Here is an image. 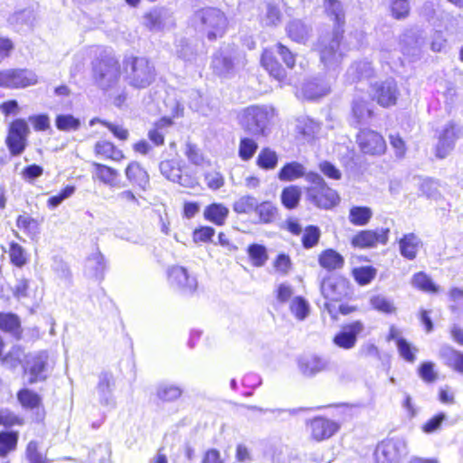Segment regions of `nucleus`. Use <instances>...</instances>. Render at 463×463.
Listing matches in <instances>:
<instances>
[{"mask_svg": "<svg viewBox=\"0 0 463 463\" xmlns=\"http://www.w3.org/2000/svg\"><path fill=\"white\" fill-rule=\"evenodd\" d=\"M279 163V156L270 147H262L257 156L256 165L262 170H274Z\"/></svg>", "mask_w": 463, "mask_h": 463, "instance_id": "obj_42", "label": "nucleus"}, {"mask_svg": "<svg viewBox=\"0 0 463 463\" xmlns=\"http://www.w3.org/2000/svg\"><path fill=\"white\" fill-rule=\"evenodd\" d=\"M316 50L321 63L327 71V75L316 77L303 84L301 89L303 97L310 100L324 97L330 92L331 85L339 73V67L345 55L343 51H339L338 33L318 39Z\"/></svg>", "mask_w": 463, "mask_h": 463, "instance_id": "obj_1", "label": "nucleus"}, {"mask_svg": "<svg viewBox=\"0 0 463 463\" xmlns=\"http://www.w3.org/2000/svg\"><path fill=\"white\" fill-rule=\"evenodd\" d=\"M128 180L137 185L141 190L145 191L149 184V175L147 172L137 162H131L125 170Z\"/></svg>", "mask_w": 463, "mask_h": 463, "instance_id": "obj_29", "label": "nucleus"}, {"mask_svg": "<svg viewBox=\"0 0 463 463\" xmlns=\"http://www.w3.org/2000/svg\"><path fill=\"white\" fill-rule=\"evenodd\" d=\"M406 454V443L401 439L383 440L374 451L377 463H399Z\"/></svg>", "mask_w": 463, "mask_h": 463, "instance_id": "obj_11", "label": "nucleus"}, {"mask_svg": "<svg viewBox=\"0 0 463 463\" xmlns=\"http://www.w3.org/2000/svg\"><path fill=\"white\" fill-rule=\"evenodd\" d=\"M373 99L383 107L394 105L399 94L396 81L392 78L376 82L373 86Z\"/></svg>", "mask_w": 463, "mask_h": 463, "instance_id": "obj_17", "label": "nucleus"}, {"mask_svg": "<svg viewBox=\"0 0 463 463\" xmlns=\"http://www.w3.org/2000/svg\"><path fill=\"white\" fill-rule=\"evenodd\" d=\"M106 269L107 263L100 251L96 250L87 258L85 262V273L87 276L101 280L104 277Z\"/></svg>", "mask_w": 463, "mask_h": 463, "instance_id": "obj_26", "label": "nucleus"}, {"mask_svg": "<svg viewBox=\"0 0 463 463\" xmlns=\"http://www.w3.org/2000/svg\"><path fill=\"white\" fill-rule=\"evenodd\" d=\"M34 18L33 10L32 8H25L14 12L12 15H10L8 22L17 31H22L24 29H30L33 25Z\"/></svg>", "mask_w": 463, "mask_h": 463, "instance_id": "obj_36", "label": "nucleus"}, {"mask_svg": "<svg viewBox=\"0 0 463 463\" xmlns=\"http://www.w3.org/2000/svg\"><path fill=\"white\" fill-rule=\"evenodd\" d=\"M255 213L259 217V222L260 223L269 224L275 222L279 212L278 208L273 203L269 201H264L260 203H258Z\"/></svg>", "mask_w": 463, "mask_h": 463, "instance_id": "obj_43", "label": "nucleus"}, {"mask_svg": "<svg viewBox=\"0 0 463 463\" xmlns=\"http://www.w3.org/2000/svg\"><path fill=\"white\" fill-rule=\"evenodd\" d=\"M259 147L258 143L250 137H242L240 140L238 155L242 161L250 160Z\"/></svg>", "mask_w": 463, "mask_h": 463, "instance_id": "obj_53", "label": "nucleus"}, {"mask_svg": "<svg viewBox=\"0 0 463 463\" xmlns=\"http://www.w3.org/2000/svg\"><path fill=\"white\" fill-rule=\"evenodd\" d=\"M358 146L364 154L381 156L386 150L383 137L376 131L364 128L356 136Z\"/></svg>", "mask_w": 463, "mask_h": 463, "instance_id": "obj_14", "label": "nucleus"}, {"mask_svg": "<svg viewBox=\"0 0 463 463\" xmlns=\"http://www.w3.org/2000/svg\"><path fill=\"white\" fill-rule=\"evenodd\" d=\"M373 75V68L371 62L362 61L352 64L347 71V80L351 82L360 80L362 79H368Z\"/></svg>", "mask_w": 463, "mask_h": 463, "instance_id": "obj_37", "label": "nucleus"}, {"mask_svg": "<svg viewBox=\"0 0 463 463\" xmlns=\"http://www.w3.org/2000/svg\"><path fill=\"white\" fill-rule=\"evenodd\" d=\"M306 180L312 184L307 188V195L315 205L319 208L330 209L338 203L337 193L326 184L319 174L309 172L306 175Z\"/></svg>", "mask_w": 463, "mask_h": 463, "instance_id": "obj_6", "label": "nucleus"}, {"mask_svg": "<svg viewBox=\"0 0 463 463\" xmlns=\"http://www.w3.org/2000/svg\"><path fill=\"white\" fill-rule=\"evenodd\" d=\"M48 354L46 352H39L27 357L25 370L29 372V383L33 384L46 379V366Z\"/></svg>", "mask_w": 463, "mask_h": 463, "instance_id": "obj_20", "label": "nucleus"}, {"mask_svg": "<svg viewBox=\"0 0 463 463\" xmlns=\"http://www.w3.org/2000/svg\"><path fill=\"white\" fill-rule=\"evenodd\" d=\"M307 175L305 166L297 161H293L287 163L280 168L278 178L280 181L290 182L303 176L306 178Z\"/></svg>", "mask_w": 463, "mask_h": 463, "instance_id": "obj_38", "label": "nucleus"}, {"mask_svg": "<svg viewBox=\"0 0 463 463\" xmlns=\"http://www.w3.org/2000/svg\"><path fill=\"white\" fill-rule=\"evenodd\" d=\"M411 285L424 292L437 293L439 290V287L434 284L430 277L422 271L413 275Z\"/></svg>", "mask_w": 463, "mask_h": 463, "instance_id": "obj_48", "label": "nucleus"}, {"mask_svg": "<svg viewBox=\"0 0 463 463\" xmlns=\"http://www.w3.org/2000/svg\"><path fill=\"white\" fill-rule=\"evenodd\" d=\"M80 125V120L71 114H61L55 118V126L61 131H76Z\"/></svg>", "mask_w": 463, "mask_h": 463, "instance_id": "obj_51", "label": "nucleus"}, {"mask_svg": "<svg viewBox=\"0 0 463 463\" xmlns=\"http://www.w3.org/2000/svg\"><path fill=\"white\" fill-rule=\"evenodd\" d=\"M321 236L320 229L315 225H308L305 228L301 239L303 248L309 250L317 246Z\"/></svg>", "mask_w": 463, "mask_h": 463, "instance_id": "obj_54", "label": "nucleus"}, {"mask_svg": "<svg viewBox=\"0 0 463 463\" xmlns=\"http://www.w3.org/2000/svg\"><path fill=\"white\" fill-rule=\"evenodd\" d=\"M213 72L219 76H227L233 71V60L230 52L219 51L215 52L212 60Z\"/></svg>", "mask_w": 463, "mask_h": 463, "instance_id": "obj_30", "label": "nucleus"}, {"mask_svg": "<svg viewBox=\"0 0 463 463\" xmlns=\"http://www.w3.org/2000/svg\"><path fill=\"white\" fill-rule=\"evenodd\" d=\"M8 254L11 263L17 268L24 267L29 260V256L25 250L15 241L10 242Z\"/></svg>", "mask_w": 463, "mask_h": 463, "instance_id": "obj_46", "label": "nucleus"}, {"mask_svg": "<svg viewBox=\"0 0 463 463\" xmlns=\"http://www.w3.org/2000/svg\"><path fill=\"white\" fill-rule=\"evenodd\" d=\"M16 226L28 235H35L39 232V224L37 220L26 214H21L17 217Z\"/></svg>", "mask_w": 463, "mask_h": 463, "instance_id": "obj_57", "label": "nucleus"}, {"mask_svg": "<svg viewBox=\"0 0 463 463\" xmlns=\"http://www.w3.org/2000/svg\"><path fill=\"white\" fill-rule=\"evenodd\" d=\"M439 356L444 364L458 373H463V354L449 345H443L439 350Z\"/></svg>", "mask_w": 463, "mask_h": 463, "instance_id": "obj_33", "label": "nucleus"}, {"mask_svg": "<svg viewBox=\"0 0 463 463\" xmlns=\"http://www.w3.org/2000/svg\"><path fill=\"white\" fill-rule=\"evenodd\" d=\"M402 52L406 55L418 56L424 44V38L418 30H409L401 37Z\"/></svg>", "mask_w": 463, "mask_h": 463, "instance_id": "obj_25", "label": "nucleus"}, {"mask_svg": "<svg viewBox=\"0 0 463 463\" xmlns=\"http://www.w3.org/2000/svg\"><path fill=\"white\" fill-rule=\"evenodd\" d=\"M91 64L94 81L100 89L106 90L118 84L121 74L120 65L111 51L98 47Z\"/></svg>", "mask_w": 463, "mask_h": 463, "instance_id": "obj_2", "label": "nucleus"}, {"mask_svg": "<svg viewBox=\"0 0 463 463\" xmlns=\"http://www.w3.org/2000/svg\"><path fill=\"white\" fill-rule=\"evenodd\" d=\"M229 215V209L222 203H213L205 207L204 218L215 225H223Z\"/></svg>", "mask_w": 463, "mask_h": 463, "instance_id": "obj_34", "label": "nucleus"}, {"mask_svg": "<svg viewBox=\"0 0 463 463\" xmlns=\"http://www.w3.org/2000/svg\"><path fill=\"white\" fill-rule=\"evenodd\" d=\"M93 177L110 187H120L118 184L119 173L118 170L99 163H93Z\"/></svg>", "mask_w": 463, "mask_h": 463, "instance_id": "obj_31", "label": "nucleus"}, {"mask_svg": "<svg viewBox=\"0 0 463 463\" xmlns=\"http://www.w3.org/2000/svg\"><path fill=\"white\" fill-rule=\"evenodd\" d=\"M171 124L170 119L162 118L158 121L153 129L148 131V138L156 145L162 146L165 142V135L162 132V128Z\"/></svg>", "mask_w": 463, "mask_h": 463, "instance_id": "obj_60", "label": "nucleus"}, {"mask_svg": "<svg viewBox=\"0 0 463 463\" xmlns=\"http://www.w3.org/2000/svg\"><path fill=\"white\" fill-rule=\"evenodd\" d=\"M17 399L24 408L30 410L38 408L42 403L40 395L29 389L20 390L17 393Z\"/></svg>", "mask_w": 463, "mask_h": 463, "instance_id": "obj_49", "label": "nucleus"}, {"mask_svg": "<svg viewBox=\"0 0 463 463\" xmlns=\"http://www.w3.org/2000/svg\"><path fill=\"white\" fill-rule=\"evenodd\" d=\"M301 189L297 185H289L285 187L280 194L281 203L287 209H295L300 201Z\"/></svg>", "mask_w": 463, "mask_h": 463, "instance_id": "obj_44", "label": "nucleus"}, {"mask_svg": "<svg viewBox=\"0 0 463 463\" xmlns=\"http://www.w3.org/2000/svg\"><path fill=\"white\" fill-rule=\"evenodd\" d=\"M420 245V239L413 232L404 234L399 240L400 253L409 260H412L417 257Z\"/></svg>", "mask_w": 463, "mask_h": 463, "instance_id": "obj_28", "label": "nucleus"}, {"mask_svg": "<svg viewBox=\"0 0 463 463\" xmlns=\"http://www.w3.org/2000/svg\"><path fill=\"white\" fill-rule=\"evenodd\" d=\"M308 427L311 437L317 441L329 439L339 429V426L335 421L323 417H316L310 420Z\"/></svg>", "mask_w": 463, "mask_h": 463, "instance_id": "obj_23", "label": "nucleus"}, {"mask_svg": "<svg viewBox=\"0 0 463 463\" xmlns=\"http://www.w3.org/2000/svg\"><path fill=\"white\" fill-rule=\"evenodd\" d=\"M160 173L169 181L177 183L184 187L192 188L196 184V181L190 175H183L180 163L177 160H164L159 164Z\"/></svg>", "mask_w": 463, "mask_h": 463, "instance_id": "obj_16", "label": "nucleus"}, {"mask_svg": "<svg viewBox=\"0 0 463 463\" xmlns=\"http://www.w3.org/2000/svg\"><path fill=\"white\" fill-rule=\"evenodd\" d=\"M459 137V130L453 122L445 125L436 147V156L445 158L454 148L455 142Z\"/></svg>", "mask_w": 463, "mask_h": 463, "instance_id": "obj_21", "label": "nucleus"}, {"mask_svg": "<svg viewBox=\"0 0 463 463\" xmlns=\"http://www.w3.org/2000/svg\"><path fill=\"white\" fill-rule=\"evenodd\" d=\"M277 53L288 68L292 69L296 63V54L282 43H277L272 49L264 50L261 55V64L265 70L279 82L287 79V72L280 63L276 60Z\"/></svg>", "mask_w": 463, "mask_h": 463, "instance_id": "obj_5", "label": "nucleus"}, {"mask_svg": "<svg viewBox=\"0 0 463 463\" xmlns=\"http://www.w3.org/2000/svg\"><path fill=\"white\" fill-rule=\"evenodd\" d=\"M298 372L306 378H313L330 370V360L317 354H305L298 357Z\"/></svg>", "mask_w": 463, "mask_h": 463, "instance_id": "obj_12", "label": "nucleus"}, {"mask_svg": "<svg viewBox=\"0 0 463 463\" xmlns=\"http://www.w3.org/2000/svg\"><path fill=\"white\" fill-rule=\"evenodd\" d=\"M297 132L301 135L307 141L312 140L320 130V124L316 120L302 117L297 121Z\"/></svg>", "mask_w": 463, "mask_h": 463, "instance_id": "obj_41", "label": "nucleus"}, {"mask_svg": "<svg viewBox=\"0 0 463 463\" xmlns=\"http://www.w3.org/2000/svg\"><path fill=\"white\" fill-rule=\"evenodd\" d=\"M373 216L372 210L365 206H354L349 212V221L354 225H366Z\"/></svg>", "mask_w": 463, "mask_h": 463, "instance_id": "obj_47", "label": "nucleus"}, {"mask_svg": "<svg viewBox=\"0 0 463 463\" xmlns=\"http://www.w3.org/2000/svg\"><path fill=\"white\" fill-rule=\"evenodd\" d=\"M143 24L151 32H160L173 24V17L165 8H154L144 14Z\"/></svg>", "mask_w": 463, "mask_h": 463, "instance_id": "obj_19", "label": "nucleus"}, {"mask_svg": "<svg viewBox=\"0 0 463 463\" xmlns=\"http://www.w3.org/2000/svg\"><path fill=\"white\" fill-rule=\"evenodd\" d=\"M169 284L185 295H192L197 289V279L182 266H173L167 270Z\"/></svg>", "mask_w": 463, "mask_h": 463, "instance_id": "obj_13", "label": "nucleus"}, {"mask_svg": "<svg viewBox=\"0 0 463 463\" xmlns=\"http://www.w3.org/2000/svg\"><path fill=\"white\" fill-rule=\"evenodd\" d=\"M248 254L252 265L255 267H262L268 260L267 249L261 244H250L248 247Z\"/></svg>", "mask_w": 463, "mask_h": 463, "instance_id": "obj_52", "label": "nucleus"}, {"mask_svg": "<svg viewBox=\"0 0 463 463\" xmlns=\"http://www.w3.org/2000/svg\"><path fill=\"white\" fill-rule=\"evenodd\" d=\"M389 233V228L362 231L352 239V244L358 248H373L378 243L384 245L388 241Z\"/></svg>", "mask_w": 463, "mask_h": 463, "instance_id": "obj_15", "label": "nucleus"}, {"mask_svg": "<svg viewBox=\"0 0 463 463\" xmlns=\"http://www.w3.org/2000/svg\"><path fill=\"white\" fill-rule=\"evenodd\" d=\"M390 9L392 15L395 19H403L407 17L410 13L409 0H391Z\"/></svg>", "mask_w": 463, "mask_h": 463, "instance_id": "obj_62", "label": "nucleus"}, {"mask_svg": "<svg viewBox=\"0 0 463 463\" xmlns=\"http://www.w3.org/2000/svg\"><path fill=\"white\" fill-rule=\"evenodd\" d=\"M258 200L256 197L247 194L236 200L232 205L233 211L239 214H247L251 212L255 213Z\"/></svg>", "mask_w": 463, "mask_h": 463, "instance_id": "obj_50", "label": "nucleus"}, {"mask_svg": "<svg viewBox=\"0 0 463 463\" xmlns=\"http://www.w3.org/2000/svg\"><path fill=\"white\" fill-rule=\"evenodd\" d=\"M364 326L361 321H354L346 325L333 339L335 345L343 349L353 348L357 341V335L363 332Z\"/></svg>", "mask_w": 463, "mask_h": 463, "instance_id": "obj_22", "label": "nucleus"}, {"mask_svg": "<svg viewBox=\"0 0 463 463\" xmlns=\"http://www.w3.org/2000/svg\"><path fill=\"white\" fill-rule=\"evenodd\" d=\"M242 407L250 410L256 411L262 413L270 412L274 415L275 418H280L282 420H286L288 417L294 416L298 414L299 411H303L302 408L298 409H263L255 405H242Z\"/></svg>", "mask_w": 463, "mask_h": 463, "instance_id": "obj_55", "label": "nucleus"}, {"mask_svg": "<svg viewBox=\"0 0 463 463\" xmlns=\"http://www.w3.org/2000/svg\"><path fill=\"white\" fill-rule=\"evenodd\" d=\"M370 304L374 309L384 314H392L396 310L393 302L383 295L373 296Z\"/></svg>", "mask_w": 463, "mask_h": 463, "instance_id": "obj_56", "label": "nucleus"}, {"mask_svg": "<svg viewBox=\"0 0 463 463\" xmlns=\"http://www.w3.org/2000/svg\"><path fill=\"white\" fill-rule=\"evenodd\" d=\"M38 77L28 69H6L0 71V87L24 89L37 84Z\"/></svg>", "mask_w": 463, "mask_h": 463, "instance_id": "obj_8", "label": "nucleus"}, {"mask_svg": "<svg viewBox=\"0 0 463 463\" xmlns=\"http://www.w3.org/2000/svg\"><path fill=\"white\" fill-rule=\"evenodd\" d=\"M397 349L400 355L407 362L413 363L416 359L415 353L418 352L416 347L411 345V344L404 338H398Z\"/></svg>", "mask_w": 463, "mask_h": 463, "instance_id": "obj_63", "label": "nucleus"}, {"mask_svg": "<svg viewBox=\"0 0 463 463\" xmlns=\"http://www.w3.org/2000/svg\"><path fill=\"white\" fill-rule=\"evenodd\" d=\"M29 134L30 128L24 119L17 118L10 124L5 143L12 156H20L24 151Z\"/></svg>", "mask_w": 463, "mask_h": 463, "instance_id": "obj_10", "label": "nucleus"}, {"mask_svg": "<svg viewBox=\"0 0 463 463\" xmlns=\"http://www.w3.org/2000/svg\"><path fill=\"white\" fill-rule=\"evenodd\" d=\"M290 311L297 319L304 320L309 314V304L302 297H296L290 303Z\"/></svg>", "mask_w": 463, "mask_h": 463, "instance_id": "obj_58", "label": "nucleus"}, {"mask_svg": "<svg viewBox=\"0 0 463 463\" xmlns=\"http://www.w3.org/2000/svg\"><path fill=\"white\" fill-rule=\"evenodd\" d=\"M184 392L183 388L172 383H161L156 387V397L164 402L178 400Z\"/></svg>", "mask_w": 463, "mask_h": 463, "instance_id": "obj_35", "label": "nucleus"}, {"mask_svg": "<svg viewBox=\"0 0 463 463\" xmlns=\"http://www.w3.org/2000/svg\"><path fill=\"white\" fill-rule=\"evenodd\" d=\"M318 264L328 271L340 269L345 265L344 257L333 249L323 250L318 256Z\"/></svg>", "mask_w": 463, "mask_h": 463, "instance_id": "obj_32", "label": "nucleus"}, {"mask_svg": "<svg viewBox=\"0 0 463 463\" xmlns=\"http://www.w3.org/2000/svg\"><path fill=\"white\" fill-rule=\"evenodd\" d=\"M184 154L188 158L189 162L195 165H203L206 163L205 157L203 156L200 148L195 145L187 143L185 146Z\"/></svg>", "mask_w": 463, "mask_h": 463, "instance_id": "obj_64", "label": "nucleus"}, {"mask_svg": "<svg viewBox=\"0 0 463 463\" xmlns=\"http://www.w3.org/2000/svg\"><path fill=\"white\" fill-rule=\"evenodd\" d=\"M353 118L359 126L368 124L373 117V110L370 104L364 99L353 101Z\"/></svg>", "mask_w": 463, "mask_h": 463, "instance_id": "obj_40", "label": "nucleus"}, {"mask_svg": "<svg viewBox=\"0 0 463 463\" xmlns=\"http://www.w3.org/2000/svg\"><path fill=\"white\" fill-rule=\"evenodd\" d=\"M125 80L135 89H146L156 80V69L146 57L128 56L124 59Z\"/></svg>", "mask_w": 463, "mask_h": 463, "instance_id": "obj_3", "label": "nucleus"}, {"mask_svg": "<svg viewBox=\"0 0 463 463\" xmlns=\"http://www.w3.org/2000/svg\"><path fill=\"white\" fill-rule=\"evenodd\" d=\"M271 117L272 109L265 106H250L241 112L240 124L250 135L265 136Z\"/></svg>", "mask_w": 463, "mask_h": 463, "instance_id": "obj_7", "label": "nucleus"}, {"mask_svg": "<svg viewBox=\"0 0 463 463\" xmlns=\"http://www.w3.org/2000/svg\"><path fill=\"white\" fill-rule=\"evenodd\" d=\"M286 31L288 37L298 43H306L312 33L311 26L300 19L290 21L286 26Z\"/></svg>", "mask_w": 463, "mask_h": 463, "instance_id": "obj_27", "label": "nucleus"}, {"mask_svg": "<svg viewBox=\"0 0 463 463\" xmlns=\"http://www.w3.org/2000/svg\"><path fill=\"white\" fill-rule=\"evenodd\" d=\"M320 290L323 297L331 302L342 301L351 294L349 281L337 275H330L325 278L320 284Z\"/></svg>", "mask_w": 463, "mask_h": 463, "instance_id": "obj_9", "label": "nucleus"}, {"mask_svg": "<svg viewBox=\"0 0 463 463\" xmlns=\"http://www.w3.org/2000/svg\"><path fill=\"white\" fill-rule=\"evenodd\" d=\"M353 273L358 284L367 285L374 279L376 269L372 266H366L354 269Z\"/></svg>", "mask_w": 463, "mask_h": 463, "instance_id": "obj_61", "label": "nucleus"}, {"mask_svg": "<svg viewBox=\"0 0 463 463\" xmlns=\"http://www.w3.org/2000/svg\"><path fill=\"white\" fill-rule=\"evenodd\" d=\"M176 54L184 61H194L197 54L194 42L185 38L178 40L176 43Z\"/></svg>", "mask_w": 463, "mask_h": 463, "instance_id": "obj_45", "label": "nucleus"}, {"mask_svg": "<svg viewBox=\"0 0 463 463\" xmlns=\"http://www.w3.org/2000/svg\"><path fill=\"white\" fill-rule=\"evenodd\" d=\"M97 392L99 403L110 409L115 408L116 401L113 396L112 375L109 373H101L99 376Z\"/></svg>", "mask_w": 463, "mask_h": 463, "instance_id": "obj_24", "label": "nucleus"}, {"mask_svg": "<svg viewBox=\"0 0 463 463\" xmlns=\"http://www.w3.org/2000/svg\"><path fill=\"white\" fill-rule=\"evenodd\" d=\"M192 22L194 26L204 33L210 41L222 37L227 28L225 14L213 7L197 10L192 17Z\"/></svg>", "mask_w": 463, "mask_h": 463, "instance_id": "obj_4", "label": "nucleus"}, {"mask_svg": "<svg viewBox=\"0 0 463 463\" xmlns=\"http://www.w3.org/2000/svg\"><path fill=\"white\" fill-rule=\"evenodd\" d=\"M325 11L331 19L335 23V27L332 33L321 35V37L331 36L336 33H339V51H343L341 48V40L343 38L344 25L345 23V10L342 3L339 0H325L324 1Z\"/></svg>", "mask_w": 463, "mask_h": 463, "instance_id": "obj_18", "label": "nucleus"}, {"mask_svg": "<svg viewBox=\"0 0 463 463\" xmlns=\"http://www.w3.org/2000/svg\"><path fill=\"white\" fill-rule=\"evenodd\" d=\"M0 329L16 338L22 335L21 321L15 314L0 312Z\"/></svg>", "mask_w": 463, "mask_h": 463, "instance_id": "obj_39", "label": "nucleus"}, {"mask_svg": "<svg viewBox=\"0 0 463 463\" xmlns=\"http://www.w3.org/2000/svg\"><path fill=\"white\" fill-rule=\"evenodd\" d=\"M17 433L5 431L0 433V455L5 456L9 451L14 449L17 443Z\"/></svg>", "mask_w": 463, "mask_h": 463, "instance_id": "obj_59", "label": "nucleus"}]
</instances>
